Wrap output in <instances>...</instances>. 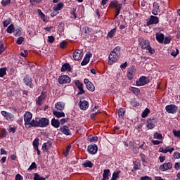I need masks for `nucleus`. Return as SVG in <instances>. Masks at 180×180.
Segmentation results:
<instances>
[{"label":"nucleus","instance_id":"nucleus-1","mask_svg":"<svg viewBox=\"0 0 180 180\" xmlns=\"http://www.w3.org/2000/svg\"><path fill=\"white\" fill-rule=\"evenodd\" d=\"M33 118V115L30 112H26L24 115V122L26 129H30L31 127H34L36 123V120H32Z\"/></svg>","mask_w":180,"mask_h":180},{"label":"nucleus","instance_id":"nucleus-2","mask_svg":"<svg viewBox=\"0 0 180 180\" xmlns=\"http://www.w3.org/2000/svg\"><path fill=\"white\" fill-rule=\"evenodd\" d=\"M50 124V121L47 118H41L39 121H35V124L34 127H46Z\"/></svg>","mask_w":180,"mask_h":180},{"label":"nucleus","instance_id":"nucleus-3","mask_svg":"<svg viewBox=\"0 0 180 180\" xmlns=\"http://www.w3.org/2000/svg\"><path fill=\"white\" fill-rule=\"evenodd\" d=\"M119 58H120V55H117L115 52H110L108 56L109 65H113L114 63H116Z\"/></svg>","mask_w":180,"mask_h":180},{"label":"nucleus","instance_id":"nucleus-4","mask_svg":"<svg viewBox=\"0 0 180 180\" xmlns=\"http://www.w3.org/2000/svg\"><path fill=\"white\" fill-rule=\"evenodd\" d=\"M84 57V53L82 50L77 49L73 52V58L75 61H79V60H82Z\"/></svg>","mask_w":180,"mask_h":180},{"label":"nucleus","instance_id":"nucleus-5","mask_svg":"<svg viewBox=\"0 0 180 180\" xmlns=\"http://www.w3.org/2000/svg\"><path fill=\"white\" fill-rule=\"evenodd\" d=\"M58 82L60 85L64 84H70L71 82V78L68 75H62L58 78Z\"/></svg>","mask_w":180,"mask_h":180},{"label":"nucleus","instance_id":"nucleus-6","mask_svg":"<svg viewBox=\"0 0 180 180\" xmlns=\"http://www.w3.org/2000/svg\"><path fill=\"white\" fill-rule=\"evenodd\" d=\"M165 109H166V112H167V113H172V115H174L176 112H178V106H176L174 104L167 105L165 107Z\"/></svg>","mask_w":180,"mask_h":180},{"label":"nucleus","instance_id":"nucleus-7","mask_svg":"<svg viewBox=\"0 0 180 180\" xmlns=\"http://www.w3.org/2000/svg\"><path fill=\"white\" fill-rule=\"evenodd\" d=\"M146 122V127L148 129H154L155 127V123H157V120L155 118H148Z\"/></svg>","mask_w":180,"mask_h":180},{"label":"nucleus","instance_id":"nucleus-8","mask_svg":"<svg viewBox=\"0 0 180 180\" xmlns=\"http://www.w3.org/2000/svg\"><path fill=\"white\" fill-rule=\"evenodd\" d=\"M136 84L137 86H143L144 85H146V84H148V81L147 80V78L144 76H142L139 78L138 81L136 82Z\"/></svg>","mask_w":180,"mask_h":180},{"label":"nucleus","instance_id":"nucleus-9","mask_svg":"<svg viewBox=\"0 0 180 180\" xmlns=\"http://www.w3.org/2000/svg\"><path fill=\"white\" fill-rule=\"evenodd\" d=\"M75 85L79 89V95H82V94H85V91L84 90V84L79 82V80L75 81Z\"/></svg>","mask_w":180,"mask_h":180},{"label":"nucleus","instance_id":"nucleus-10","mask_svg":"<svg viewBox=\"0 0 180 180\" xmlns=\"http://www.w3.org/2000/svg\"><path fill=\"white\" fill-rule=\"evenodd\" d=\"M134 74H136V68L134 67L129 68L127 70V77L129 81L134 78Z\"/></svg>","mask_w":180,"mask_h":180},{"label":"nucleus","instance_id":"nucleus-11","mask_svg":"<svg viewBox=\"0 0 180 180\" xmlns=\"http://www.w3.org/2000/svg\"><path fill=\"white\" fill-rule=\"evenodd\" d=\"M110 8H115V11H121L122 4H119L117 1H114L110 4Z\"/></svg>","mask_w":180,"mask_h":180},{"label":"nucleus","instance_id":"nucleus-12","mask_svg":"<svg viewBox=\"0 0 180 180\" xmlns=\"http://www.w3.org/2000/svg\"><path fill=\"white\" fill-rule=\"evenodd\" d=\"M172 168V163L171 162H167V163H164L163 165L160 166V171H168V169H171Z\"/></svg>","mask_w":180,"mask_h":180},{"label":"nucleus","instance_id":"nucleus-13","mask_svg":"<svg viewBox=\"0 0 180 180\" xmlns=\"http://www.w3.org/2000/svg\"><path fill=\"white\" fill-rule=\"evenodd\" d=\"M158 22H159L158 17L151 15L149 21L147 22V25L150 26V25H157Z\"/></svg>","mask_w":180,"mask_h":180},{"label":"nucleus","instance_id":"nucleus-14","mask_svg":"<svg viewBox=\"0 0 180 180\" xmlns=\"http://www.w3.org/2000/svg\"><path fill=\"white\" fill-rule=\"evenodd\" d=\"M87 150L89 154H96L98 153V146L96 145H90L88 146Z\"/></svg>","mask_w":180,"mask_h":180},{"label":"nucleus","instance_id":"nucleus-15","mask_svg":"<svg viewBox=\"0 0 180 180\" xmlns=\"http://www.w3.org/2000/svg\"><path fill=\"white\" fill-rule=\"evenodd\" d=\"M53 144L51 143V142L44 143L42 145V150L44 151V153H49V150L51 148Z\"/></svg>","mask_w":180,"mask_h":180},{"label":"nucleus","instance_id":"nucleus-16","mask_svg":"<svg viewBox=\"0 0 180 180\" xmlns=\"http://www.w3.org/2000/svg\"><path fill=\"white\" fill-rule=\"evenodd\" d=\"M79 106L82 110H86L89 106V103L86 101L79 102Z\"/></svg>","mask_w":180,"mask_h":180},{"label":"nucleus","instance_id":"nucleus-17","mask_svg":"<svg viewBox=\"0 0 180 180\" xmlns=\"http://www.w3.org/2000/svg\"><path fill=\"white\" fill-rule=\"evenodd\" d=\"M91 57H92V53L86 54L85 57L84 58V60L81 63V65H86V64L89 63V58H91Z\"/></svg>","mask_w":180,"mask_h":180},{"label":"nucleus","instance_id":"nucleus-18","mask_svg":"<svg viewBox=\"0 0 180 180\" xmlns=\"http://www.w3.org/2000/svg\"><path fill=\"white\" fill-rule=\"evenodd\" d=\"M60 131L63 133L65 136H70L71 134V131L67 126H63L60 128Z\"/></svg>","mask_w":180,"mask_h":180},{"label":"nucleus","instance_id":"nucleus-19","mask_svg":"<svg viewBox=\"0 0 180 180\" xmlns=\"http://www.w3.org/2000/svg\"><path fill=\"white\" fill-rule=\"evenodd\" d=\"M160 11V6H158V3H153V9L152 10L153 15H158V11Z\"/></svg>","mask_w":180,"mask_h":180},{"label":"nucleus","instance_id":"nucleus-20","mask_svg":"<svg viewBox=\"0 0 180 180\" xmlns=\"http://www.w3.org/2000/svg\"><path fill=\"white\" fill-rule=\"evenodd\" d=\"M140 46H141V49L147 50L150 46V41H148V40L142 41L140 43Z\"/></svg>","mask_w":180,"mask_h":180},{"label":"nucleus","instance_id":"nucleus-21","mask_svg":"<svg viewBox=\"0 0 180 180\" xmlns=\"http://www.w3.org/2000/svg\"><path fill=\"white\" fill-rule=\"evenodd\" d=\"M55 108L58 110H63L64 108H65V104L63 102H58L56 103Z\"/></svg>","mask_w":180,"mask_h":180},{"label":"nucleus","instance_id":"nucleus-22","mask_svg":"<svg viewBox=\"0 0 180 180\" xmlns=\"http://www.w3.org/2000/svg\"><path fill=\"white\" fill-rule=\"evenodd\" d=\"M109 174H110V170L109 169H104L103 173L102 180H108L109 179Z\"/></svg>","mask_w":180,"mask_h":180},{"label":"nucleus","instance_id":"nucleus-23","mask_svg":"<svg viewBox=\"0 0 180 180\" xmlns=\"http://www.w3.org/2000/svg\"><path fill=\"white\" fill-rule=\"evenodd\" d=\"M65 71H71V65H70L69 63H65L64 65H63L61 68V72H64Z\"/></svg>","mask_w":180,"mask_h":180},{"label":"nucleus","instance_id":"nucleus-24","mask_svg":"<svg viewBox=\"0 0 180 180\" xmlns=\"http://www.w3.org/2000/svg\"><path fill=\"white\" fill-rule=\"evenodd\" d=\"M156 40L159 43H164V34H162V33H157L156 34Z\"/></svg>","mask_w":180,"mask_h":180},{"label":"nucleus","instance_id":"nucleus-25","mask_svg":"<svg viewBox=\"0 0 180 180\" xmlns=\"http://www.w3.org/2000/svg\"><path fill=\"white\" fill-rule=\"evenodd\" d=\"M24 82L25 85L27 86H30L31 88H33V84H32V79L29 77H26L24 78Z\"/></svg>","mask_w":180,"mask_h":180},{"label":"nucleus","instance_id":"nucleus-26","mask_svg":"<svg viewBox=\"0 0 180 180\" xmlns=\"http://www.w3.org/2000/svg\"><path fill=\"white\" fill-rule=\"evenodd\" d=\"M51 126H53L56 129H58V127H60V121H58V120H56V118L52 119Z\"/></svg>","mask_w":180,"mask_h":180},{"label":"nucleus","instance_id":"nucleus-27","mask_svg":"<svg viewBox=\"0 0 180 180\" xmlns=\"http://www.w3.org/2000/svg\"><path fill=\"white\" fill-rule=\"evenodd\" d=\"M37 12H38V15H39V16H40L41 20H43L44 22H47V17H46V15H44V13H43V12H41V10L38 9Z\"/></svg>","mask_w":180,"mask_h":180},{"label":"nucleus","instance_id":"nucleus-28","mask_svg":"<svg viewBox=\"0 0 180 180\" xmlns=\"http://www.w3.org/2000/svg\"><path fill=\"white\" fill-rule=\"evenodd\" d=\"M44 95L39 96L37 101V105H38V106H41V105H43V102H44Z\"/></svg>","mask_w":180,"mask_h":180},{"label":"nucleus","instance_id":"nucleus-29","mask_svg":"<svg viewBox=\"0 0 180 180\" xmlns=\"http://www.w3.org/2000/svg\"><path fill=\"white\" fill-rule=\"evenodd\" d=\"M62 8H64V4L60 2L53 7V10L55 12H58V11H61Z\"/></svg>","mask_w":180,"mask_h":180},{"label":"nucleus","instance_id":"nucleus-30","mask_svg":"<svg viewBox=\"0 0 180 180\" xmlns=\"http://www.w3.org/2000/svg\"><path fill=\"white\" fill-rule=\"evenodd\" d=\"M53 115L56 117H65V113L64 112L53 111Z\"/></svg>","mask_w":180,"mask_h":180},{"label":"nucleus","instance_id":"nucleus-31","mask_svg":"<svg viewBox=\"0 0 180 180\" xmlns=\"http://www.w3.org/2000/svg\"><path fill=\"white\" fill-rule=\"evenodd\" d=\"M86 87L89 91H91V92H94V91H95V86L91 82L89 83H87Z\"/></svg>","mask_w":180,"mask_h":180},{"label":"nucleus","instance_id":"nucleus-32","mask_svg":"<svg viewBox=\"0 0 180 180\" xmlns=\"http://www.w3.org/2000/svg\"><path fill=\"white\" fill-rule=\"evenodd\" d=\"M121 171L119 170L118 172H115L113 174H112V176L110 180H117V178H119L120 174H121Z\"/></svg>","mask_w":180,"mask_h":180},{"label":"nucleus","instance_id":"nucleus-33","mask_svg":"<svg viewBox=\"0 0 180 180\" xmlns=\"http://www.w3.org/2000/svg\"><path fill=\"white\" fill-rule=\"evenodd\" d=\"M125 113H126V110H124V109H123V108L119 109V110H118L119 117H121L122 119H123V117H124Z\"/></svg>","mask_w":180,"mask_h":180},{"label":"nucleus","instance_id":"nucleus-34","mask_svg":"<svg viewBox=\"0 0 180 180\" xmlns=\"http://www.w3.org/2000/svg\"><path fill=\"white\" fill-rule=\"evenodd\" d=\"M5 119L6 120H10L11 122H13L15 120V117L13 116V114H11V112L7 113V115H6Z\"/></svg>","mask_w":180,"mask_h":180},{"label":"nucleus","instance_id":"nucleus-35","mask_svg":"<svg viewBox=\"0 0 180 180\" xmlns=\"http://www.w3.org/2000/svg\"><path fill=\"white\" fill-rule=\"evenodd\" d=\"M83 165L85 168H92L94 167V164L89 160H86L84 163H83Z\"/></svg>","mask_w":180,"mask_h":180},{"label":"nucleus","instance_id":"nucleus-36","mask_svg":"<svg viewBox=\"0 0 180 180\" xmlns=\"http://www.w3.org/2000/svg\"><path fill=\"white\" fill-rule=\"evenodd\" d=\"M6 75V68H0V78H2Z\"/></svg>","mask_w":180,"mask_h":180},{"label":"nucleus","instance_id":"nucleus-37","mask_svg":"<svg viewBox=\"0 0 180 180\" xmlns=\"http://www.w3.org/2000/svg\"><path fill=\"white\" fill-rule=\"evenodd\" d=\"M111 53H114V54H117V56H120V46L115 47Z\"/></svg>","mask_w":180,"mask_h":180},{"label":"nucleus","instance_id":"nucleus-38","mask_svg":"<svg viewBox=\"0 0 180 180\" xmlns=\"http://www.w3.org/2000/svg\"><path fill=\"white\" fill-rule=\"evenodd\" d=\"M34 180H46V178L40 176L37 173L34 174Z\"/></svg>","mask_w":180,"mask_h":180},{"label":"nucleus","instance_id":"nucleus-39","mask_svg":"<svg viewBox=\"0 0 180 180\" xmlns=\"http://www.w3.org/2000/svg\"><path fill=\"white\" fill-rule=\"evenodd\" d=\"M39 141H40V140L39 139V138H36V139L34 140V141H33V143H32L34 148H39Z\"/></svg>","mask_w":180,"mask_h":180},{"label":"nucleus","instance_id":"nucleus-40","mask_svg":"<svg viewBox=\"0 0 180 180\" xmlns=\"http://www.w3.org/2000/svg\"><path fill=\"white\" fill-rule=\"evenodd\" d=\"M134 169L135 170L140 169V167H141V163H140V162L139 161H135L134 162Z\"/></svg>","mask_w":180,"mask_h":180},{"label":"nucleus","instance_id":"nucleus-41","mask_svg":"<svg viewBox=\"0 0 180 180\" xmlns=\"http://www.w3.org/2000/svg\"><path fill=\"white\" fill-rule=\"evenodd\" d=\"M7 133L8 132L6 131V129L5 128L2 129L0 133V137H1V139L6 137Z\"/></svg>","mask_w":180,"mask_h":180},{"label":"nucleus","instance_id":"nucleus-42","mask_svg":"<svg viewBox=\"0 0 180 180\" xmlns=\"http://www.w3.org/2000/svg\"><path fill=\"white\" fill-rule=\"evenodd\" d=\"M89 141H91V143H94L95 141H98V136L91 135L89 137Z\"/></svg>","mask_w":180,"mask_h":180},{"label":"nucleus","instance_id":"nucleus-43","mask_svg":"<svg viewBox=\"0 0 180 180\" xmlns=\"http://www.w3.org/2000/svg\"><path fill=\"white\" fill-rule=\"evenodd\" d=\"M71 150V145H68L66 148V150L63 152V155L65 157H68V154H70V150Z\"/></svg>","mask_w":180,"mask_h":180},{"label":"nucleus","instance_id":"nucleus-44","mask_svg":"<svg viewBox=\"0 0 180 180\" xmlns=\"http://www.w3.org/2000/svg\"><path fill=\"white\" fill-rule=\"evenodd\" d=\"M11 22H12V20H11V18H8L7 20H5L3 22V25H4V27H8V26L9 25H11Z\"/></svg>","mask_w":180,"mask_h":180},{"label":"nucleus","instance_id":"nucleus-45","mask_svg":"<svg viewBox=\"0 0 180 180\" xmlns=\"http://www.w3.org/2000/svg\"><path fill=\"white\" fill-rule=\"evenodd\" d=\"M150 113V109L146 108L144 111L142 112V117H147L148 114Z\"/></svg>","mask_w":180,"mask_h":180},{"label":"nucleus","instance_id":"nucleus-46","mask_svg":"<svg viewBox=\"0 0 180 180\" xmlns=\"http://www.w3.org/2000/svg\"><path fill=\"white\" fill-rule=\"evenodd\" d=\"M115 33H116V29H112L110 30V32H108V37H110V39H112V37H113V34H115Z\"/></svg>","mask_w":180,"mask_h":180},{"label":"nucleus","instance_id":"nucleus-47","mask_svg":"<svg viewBox=\"0 0 180 180\" xmlns=\"http://www.w3.org/2000/svg\"><path fill=\"white\" fill-rule=\"evenodd\" d=\"M153 139H157L158 140H161V139H162V134H158V132H156L153 135Z\"/></svg>","mask_w":180,"mask_h":180},{"label":"nucleus","instance_id":"nucleus-48","mask_svg":"<svg viewBox=\"0 0 180 180\" xmlns=\"http://www.w3.org/2000/svg\"><path fill=\"white\" fill-rule=\"evenodd\" d=\"M14 26L13 24L10 25L7 27V33H13V32Z\"/></svg>","mask_w":180,"mask_h":180},{"label":"nucleus","instance_id":"nucleus-49","mask_svg":"<svg viewBox=\"0 0 180 180\" xmlns=\"http://www.w3.org/2000/svg\"><path fill=\"white\" fill-rule=\"evenodd\" d=\"M172 131L174 137H178V139L180 138V130L177 131L176 129H173Z\"/></svg>","mask_w":180,"mask_h":180},{"label":"nucleus","instance_id":"nucleus-50","mask_svg":"<svg viewBox=\"0 0 180 180\" xmlns=\"http://www.w3.org/2000/svg\"><path fill=\"white\" fill-rule=\"evenodd\" d=\"M71 18L72 19H76L77 18V13H75V8H72L71 12Z\"/></svg>","mask_w":180,"mask_h":180},{"label":"nucleus","instance_id":"nucleus-51","mask_svg":"<svg viewBox=\"0 0 180 180\" xmlns=\"http://www.w3.org/2000/svg\"><path fill=\"white\" fill-rule=\"evenodd\" d=\"M164 44H169L171 43V37H167L163 40Z\"/></svg>","mask_w":180,"mask_h":180},{"label":"nucleus","instance_id":"nucleus-52","mask_svg":"<svg viewBox=\"0 0 180 180\" xmlns=\"http://www.w3.org/2000/svg\"><path fill=\"white\" fill-rule=\"evenodd\" d=\"M131 91L136 95H139V94H140V89H139V88L132 87Z\"/></svg>","mask_w":180,"mask_h":180},{"label":"nucleus","instance_id":"nucleus-53","mask_svg":"<svg viewBox=\"0 0 180 180\" xmlns=\"http://www.w3.org/2000/svg\"><path fill=\"white\" fill-rule=\"evenodd\" d=\"M24 41L25 38H23V37H20L18 38L16 43L17 44H22Z\"/></svg>","mask_w":180,"mask_h":180},{"label":"nucleus","instance_id":"nucleus-54","mask_svg":"<svg viewBox=\"0 0 180 180\" xmlns=\"http://www.w3.org/2000/svg\"><path fill=\"white\" fill-rule=\"evenodd\" d=\"M36 168H37V165H36V162H32L28 169H30V171H32V169H36Z\"/></svg>","mask_w":180,"mask_h":180},{"label":"nucleus","instance_id":"nucleus-55","mask_svg":"<svg viewBox=\"0 0 180 180\" xmlns=\"http://www.w3.org/2000/svg\"><path fill=\"white\" fill-rule=\"evenodd\" d=\"M11 4V0H2L1 4L3 6H6V5H9Z\"/></svg>","mask_w":180,"mask_h":180},{"label":"nucleus","instance_id":"nucleus-56","mask_svg":"<svg viewBox=\"0 0 180 180\" xmlns=\"http://www.w3.org/2000/svg\"><path fill=\"white\" fill-rule=\"evenodd\" d=\"M54 40H56L54 37H53V36H49L48 37V41H49V43H54Z\"/></svg>","mask_w":180,"mask_h":180},{"label":"nucleus","instance_id":"nucleus-57","mask_svg":"<svg viewBox=\"0 0 180 180\" xmlns=\"http://www.w3.org/2000/svg\"><path fill=\"white\" fill-rule=\"evenodd\" d=\"M146 50H148V53H150V54H154V53H155V50H154L153 48H151L150 46H149Z\"/></svg>","mask_w":180,"mask_h":180},{"label":"nucleus","instance_id":"nucleus-58","mask_svg":"<svg viewBox=\"0 0 180 180\" xmlns=\"http://www.w3.org/2000/svg\"><path fill=\"white\" fill-rule=\"evenodd\" d=\"M5 51V45L4 44H0V54H2Z\"/></svg>","mask_w":180,"mask_h":180},{"label":"nucleus","instance_id":"nucleus-59","mask_svg":"<svg viewBox=\"0 0 180 180\" xmlns=\"http://www.w3.org/2000/svg\"><path fill=\"white\" fill-rule=\"evenodd\" d=\"M174 158H176V160H179L180 158V153L179 152H175L173 155Z\"/></svg>","mask_w":180,"mask_h":180},{"label":"nucleus","instance_id":"nucleus-60","mask_svg":"<svg viewBox=\"0 0 180 180\" xmlns=\"http://www.w3.org/2000/svg\"><path fill=\"white\" fill-rule=\"evenodd\" d=\"M15 180H23V176H22V175H20V174H18L15 177Z\"/></svg>","mask_w":180,"mask_h":180},{"label":"nucleus","instance_id":"nucleus-61","mask_svg":"<svg viewBox=\"0 0 180 180\" xmlns=\"http://www.w3.org/2000/svg\"><path fill=\"white\" fill-rule=\"evenodd\" d=\"M27 50H25L24 52L20 53L21 57H27Z\"/></svg>","mask_w":180,"mask_h":180},{"label":"nucleus","instance_id":"nucleus-62","mask_svg":"<svg viewBox=\"0 0 180 180\" xmlns=\"http://www.w3.org/2000/svg\"><path fill=\"white\" fill-rule=\"evenodd\" d=\"M60 49H65V46H67V42L63 41L60 44Z\"/></svg>","mask_w":180,"mask_h":180},{"label":"nucleus","instance_id":"nucleus-63","mask_svg":"<svg viewBox=\"0 0 180 180\" xmlns=\"http://www.w3.org/2000/svg\"><path fill=\"white\" fill-rule=\"evenodd\" d=\"M174 168H175V169H177V170L180 169V162L175 163Z\"/></svg>","mask_w":180,"mask_h":180},{"label":"nucleus","instance_id":"nucleus-64","mask_svg":"<svg viewBox=\"0 0 180 180\" xmlns=\"http://www.w3.org/2000/svg\"><path fill=\"white\" fill-rule=\"evenodd\" d=\"M141 180H151V178H150L149 176H145L141 177Z\"/></svg>","mask_w":180,"mask_h":180}]
</instances>
